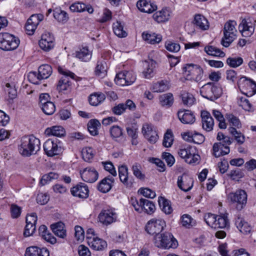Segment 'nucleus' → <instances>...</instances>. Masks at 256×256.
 Here are the masks:
<instances>
[{"label":"nucleus","mask_w":256,"mask_h":256,"mask_svg":"<svg viewBox=\"0 0 256 256\" xmlns=\"http://www.w3.org/2000/svg\"><path fill=\"white\" fill-rule=\"evenodd\" d=\"M92 55V52L88 50V46H86L76 52V56L82 61L88 62L90 60Z\"/></svg>","instance_id":"32"},{"label":"nucleus","mask_w":256,"mask_h":256,"mask_svg":"<svg viewBox=\"0 0 256 256\" xmlns=\"http://www.w3.org/2000/svg\"><path fill=\"white\" fill-rule=\"evenodd\" d=\"M118 174L120 182L126 188H131L134 183L132 177H128V168L125 165H122L118 167Z\"/></svg>","instance_id":"14"},{"label":"nucleus","mask_w":256,"mask_h":256,"mask_svg":"<svg viewBox=\"0 0 256 256\" xmlns=\"http://www.w3.org/2000/svg\"><path fill=\"white\" fill-rule=\"evenodd\" d=\"M204 52L208 55L223 58L225 56L224 52L222 51L220 48H218L212 46H207L204 48Z\"/></svg>","instance_id":"42"},{"label":"nucleus","mask_w":256,"mask_h":256,"mask_svg":"<svg viewBox=\"0 0 256 256\" xmlns=\"http://www.w3.org/2000/svg\"><path fill=\"white\" fill-rule=\"evenodd\" d=\"M156 246L164 248H176L178 243L172 234L168 232L160 234L154 237Z\"/></svg>","instance_id":"3"},{"label":"nucleus","mask_w":256,"mask_h":256,"mask_svg":"<svg viewBox=\"0 0 256 256\" xmlns=\"http://www.w3.org/2000/svg\"><path fill=\"white\" fill-rule=\"evenodd\" d=\"M70 8L71 11L74 12H82L86 10L88 13L92 14L94 12V9L92 6L86 5L80 2H76L72 4Z\"/></svg>","instance_id":"29"},{"label":"nucleus","mask_w":256,"mask_h":256,"mask_svg":"<svg viewBox=\"0 0 256 256\" xmlns=\"http://www.w3.org/2000/svg\"><path fill=\"white\" fill-rule=\"evenodd\" d=\"M228 198L233 203H236V209L241 210L246 206L247 202V194L242 190H237L228 194Z\"/></svg>","instance_id":"7"},{"label":"nucleus","mask_w":256,"mask_h":256,"mask_svg":"<svg viewBox=\"0 0 256 256\" xmlns=\"http://www.w3.org/2000/svg\"><path fill=\"white\" fill-rule=\"evenodd\" d=\"M216 218V216L210 213L205 214L204 216V220L207 224L213 228H214Z\"/></svg>","instance_id":"60"},{"label":"nucleus","mask_w":256,"mask_h":256,"mask_svg":"<svg viewBox=\"0 0 256 256\" xmlns=\"http://www.w3.org/2000/svg\"><path fill=\"white\" fill-rule=\"evenodd\" d=\"M101 124L98 120H91L88 124V129L92 136H95L98 134V130Z\"/></svg>","instance_id":"44"},{"label":"nucleus","mask_w":256,"mask_h":256,"mask_svg":"<svg viewBox=\"0 0 256 256\" xmlns=\"http://www.w3.org/2000/svg\"><path fill=\"white\" fill-rule=\"evenodd\" d=\"M42 112L47 115H52L56 111V107L52 102H48V104L40 106Z\"/></svg>","instance_id":"57"},{"label":"nucleus","mask_w":256,"mask_h":256,"mask_svg":"<svg viewBox=\"0 0 256 256\" xmlns=\"http://www.w3.org/2000/svg\"><path fill=\"white\" fill-rule=\"evenodd\" d=\"M194 24L202 30H206L209 28L208 22L206 18L200 14L195 16Z\"/></svg>","instance_id":"33"},{"label":"nucleus","mask_w":256,"mask_h":256,"mask_svg":"<svg viewBox=\"0 0 256 256\" xmlns=\"http://www.w3.org/2000/svg\"><path fill=\"white\" fill-rule=\"evenodd\" d=\"M102 164L104 167V169L108 172L113 176H116V172L114 168V166L112 162H102Z\"/></svg>","instance_id":"61"},{"label":"nucleus","mask_w":256,"mask_h":256,"mask_svg":"<svg viewBox=\"0 0 256 256\" xmlns=\"http://www.w3.org/2000/svg\"><path fill=\"white\" fill-rule=\"evenodd\" d=\"M142 169L141 165L137 162H135L132 166V170L134 175L139 180H144L145 175L142 172Z\"/></svg>","instance_id":"48"},{"label":"nucleus","mask_w":256,"mask_h":256,"mask_svg":"<svg viewBox=\"0 0 256 256\" xmlns=\"http://www.w3.org/2000/svg\"><path fill=\"white\" fill-rule=\"evenodd\" d=\"M106 99L104 94L102 92H95L90 95L88 100L90 104L96 106Z\"/></svg>","instance_id":"38"},{"label":"nucleus","mask_w":256,"mask_h":256,"mask_svg":"<svg viewBox=\"0 0 256 256\" xmlns=\"http://www.w3.org/2000/svg\"><path fill=\"white\" fill-rule=\"evenodd\" d=\"M136 80V76L132 72H124L118 74L114 81L116 84L124 86L132 84Z\"/></svg>","instance_id":"10"},{"label":"nucleus","mask_w":256,"mask_h":256,"mask_svg":"<svg viewBox=\"0 0 256 256\" xmlns=\"http://www.w3.org/2000/svg\"><path fill=\"white\" fill-rule=\"evenodd\" d=\"M21 208L16 204H12L10 206V213L14 218H18L21 214Z\"/></svg>","instance_id":"63"},{"label":"nucleus","mask_w":256,"mask_h":256,"mask_svg":"<svg viewBox=\"0 0 256 256\" xmlns=\"http://www.w3.org/2000/svg\"><path fill=\"white\" fill-rule=\"evenodd\" d=\"M70 192L74 196L80 198H86L88 196L89 190L85 184L80 182L72 188Z\"/></svg>","instance_id":"15"},{"label":"nucleus","mask_w":256,"mask_h":256,"mask_svg":"<svg viewBox=\"0 0 256 256\" xmlns=\"http://www.w3.org/2000/svg\"><path fill=\"white\" fill-rule=\"evenodd\" d=\"M142 133L144 137L151 144H155L158 139L156 128L150 124L146 123L143 124Z\"/></svg>","instance_id":"11"},{"label":"nucleus","mask_w":256,"mask_h":256,"mask_svg":"<svg viewBox=\"0 0 256 256\" xmlns=\"http://www.w3.org/2000/svg\"><path fill=\"white\" fill-rule=\"evenodd\" d=\"M142 38L148 43L154 44L160 42L162 40V36L156 33H142Z\"/></svg>","instance_id":"37"},{"label":"nucleus","mask_w":256,"mask_h":256,"mask_svg":"<svg viewBox=\"0 0 256 256\" xmlns=\"http://www.w3.org/2000/svg\"><path fill=\"white\" fill-rule=\"evenodd\" d=\"M58 72L64 75L59 80L57 84L56 89L59 92L68 90L70 88L71 82L70 81L69 78L75 79L76 76L74 73L67 70H64L62 68H58Z\"/></svg>","instance_id":"6"},{"label":"nucleus","mask_w":256,"mask_h":256,"mask_svg":"<svg viewBox=\"0 0 256 256\" xmlns=\"http://www.w3.org/2000/svg\"><path fill=\"white\" fill-rule=\"evenodd\" d=\"M228 220L225 216H216V221L214 226V228H226L228 226Z\"/></svg>","instance_id":"50"},{"label":"nucleus","mask_w":256,"mask_h":256,"mask_svg":"<svg viewBox=\"0 0 256 256\" xmlns=\"http://www.w3.org/2000/svg\"><path fill=\"white\" fill-rule=\"evenodd\" d=\"M98 218L101 223L108 226L116 220V214L112 209L102 210L98 214Z\"/></svg>","instance_id":"12"},{"label":"nucleus","mask_w":256,"mask_h":256,"mask_svg":"<svg viewBox=\"0 0 256 256\" xmlns=\"http://www.w3.org/2000/svg\"><path fill=\"white\" fill-rule=\"evenodd\" d=\"M114 182V178L111 176H108L101 180L99 183L98 188L103 193L107 192L111 189L112 184Z\"/></svg>","instance_id":"27"},{"label":"nucleus","mask_w":256,"mask_h":256,"mask_svg":"<svg viewBox=\"0 0 256 256\" xmlns=\"http://www.w3.org/2000/svg\"><path fill=\"white\" fill-rule=\"evenodd\" d=\"M107 69L108 66L106 61L104 60H99L98 62L96 68V74L98 76L103 78L106 74Z\"/></svg>","instance_id":"40"},{"label":"nucleus","mask_w":256,"mask_h":256,"mask_svg":"<svg viewBox=\"0 0 256 256\" xmlns=\"http://www.w3.org/2000/svg\"><path fill=\"white\" fill-rule=\"evenodd\" d=\"M80 174L84 181L90 183L96 181L98 176V172L94 168L91 167L86 168Z\"/></svg>","instance_id":"16"},{"label":"nucleus","mask_w":256,"mask_h":256,"mask_svg":"<svg viewBox=\"0 0 256 256\" xmlns=\"http://www.w3.org/2000/svg\"><path fill=\"white\" fill-rule=\"evenodd\" d=\"M212 150H213V154L216 158L220 157V156H224L226 154H228L230 153V147L226 146L224 148V149H222V148H214V144L213 145L212 147Z\"/></svg>","instance_id":"56"},{"label":"nucleus","mask_w":256,"mask_h":256,"mask_svg":"<svg viewBox=\"0 0 256 256\" xmlns=\"http://www.w3.org/2000/svg\"><path fill=\"white\" fill-rule=\"evenodd\" d=\"M39 76L40 78L46 79L52 74V68L48 64H42L38 68Z\"/></svg>","instance_id":"43"},{"label":"nucleus","mask_w":256,"mask_h":256,"mask_svg":"<svg viewBox=\"0 0 256 256\" xmlns=\"http://www.w3.org/2000/svg\"><path fill=\"white\" fill-rule=\"evenodd\" d=\"M88 243L90 247L96 250H102L107 247L106 242L97 236H87Z\"/></svg>","instance_id":"19"},{"label":"nucleus","mask_w":256,"mask_h":256,"mask_svg":"<svg viewBox=\"0 0 256 256\" xmlns=\"http://www.w3.org/2000/svg\"><path fill=\"white\" fill-rule=\"evenodd\" d=\"M170 88L169 82L167 80H162L154 83L152 89L154 92H162Z\"/></svg>","instance_id":"36"},{"label":"nucleus","mask_w":256,"mask_h":256,"mask_svg":"<svg viewBox=\"0 0 256 256\" xmlns=\"http://www.w3.org/2000/svg\"><path fill=\"white\" fill-rule=\"evenodd\" d=\"M224 36L221 40V44L224 47H228L235 38L234 33H224Z\"/></svg>","instance_id":"53"},{"label":"nucleus","mask_w":256,"mask_h":256,"mask_svg":"<svg viewBox=\"0 0 256 256\" xmlns=\"http://www.w3.org/2000/svg\"><path fill=\"white\" fill-rule=\"evenodd\" d=\"M52 232L57 236L64 238L66 236V230L64 229V224L62 222L53 224L50 226Z\"/></svg>","instance_id":"30"},{"label":"nucleus","mask_w":256,"mask_h":256,"mask_svg":"<svg viewBox=\"0 0 256 256\" xmlns=\"http://www.w3.org/2000/svg\"><path fill=\"white\" fill-rule=\"evenodd\" d=\"M226 118L230 126L236 128H240L241 127V123L240 120L233 114H226Z\"/></svg>","instance_id":"54"},{"label":"nucleus","mask_w":256,"mask_h":256,"mask_svg":"<svg viewBox=\"0 0 256 256\" xmlns=\"http://www.w3.org/2000/svg\"><path fill=\"white\" fill-rule=\"evenodd\" d=\"M170 12L167 8H164L153 14L154 19L158 23L164 22L168 21L170 18Z\"/></svg>","instance_id":"25"},{"label":"nucleus","mask_w":256,"mask_h":256,"mask_svg":"<svg viewBox=\"0 0 256 256\" xmlns=\"http://www.w3.org/2000/svg\"><path fill=\"white\" fill-rule=\"evenodd\" d=\"M180 96L184 104L188 106H190L196 102V98L193 94L186 91H182Z\"/></svg>","instance_id":"41"},{"label":"nucleus","mask_w":256,"mask_h":256,"mask_svg":"<svg viewBox=\"0 0 256 256\" xmlns=\"http://www.w3.org/2000/svg\"><path fill=\"white\" fill-rule=\"evenodd\" d=\"M160 102L162 106L170 107L174 102V97L171 93L165 94L160 96Z\"/></svg>","instance_id":"47"},{"label":"nucleus","mask_w":256,"mask_h":256,"mask_svg":"<svg viewBox=\"0 0 256 256\" xmlns=\"http://www.w3.org/2000/svg\"><path fill=\"white\" fill-rule=\"evenodd\" d=\"M166 226L164 220L162 219L152 218L146 224V230L150 234L158 236Z\"/></svg>","instance_id":"8"},{"label":"nucleus","mask_w":256,"mask_h":256,"mask_svg":"<svg viewBox=\"0 0 256 256\" xmlns=\"http://www.w3.org/2000/svg\"><path fill=\"white\" fill-rule=\"evenodd\" d=\"M235 224L240 232L242 234H246L251 231L250 226L242 218L238 216L235 220Z\"/></svg>","instance_id":"28"},{"label":"nucleus","mask_w":256,"mask_h":256,"mask_svg":"<svg viewBox=\"0 0 256 256\" xmlns=\"http://www.w3.org/2000/svg\"><path fill=\"white\" fill-rule=\"evenodd\" d=\"M25 256H49V251L46 248H40L36 246H29L25 252Z\"/></svg>","instance_id":"22"},{"label":"nucleus","mask_w":256,"mask_h":256,"mask_svg":"<svg viewBox=\"0 0 256 256\" xmlns=\"http://www.w3.org/2000/svg\"><path fill=\"white\" fill-rule=\"evenodd\" d=\"M178 116L180 121L184 124H192L195 121V117L189 110H179Z\"/></svg>","instance_id":"24"},{"label":"nucleus","mask_w":256,"mask_h":256,"mask_svg":"<svg viewBox=\"0 0 256 256\" xmlns=\"http://www.w3.org/2000/svg\"><path fill=\"white\" fill-rule=\"evenodd\" d=\"M44 16L42 14H32L28 20L25 28L27 31L34 32L39 22L43 20Z\"/></svg>","instance_id":"18"},{"label":"nucleus","mask_w":256,"mask_h":256,"mask_svg":"<svg viewBox=\"0 0 256 256\" xmlns=\"http://www.w3.org/2000/svg\"><path fill=\"white\" fill-rule=\"evenodd\" d=\"M165 47L168 50L173 52H178L180 48L178 44L170 40L166 42Z\"/></svg>","instance_id":"58"},{"label":"nucleus","mask_w":256,"mask_h":256,"mask_svg":"<svg viewBox=\"0 0 256 256\" xmlns=\"http://www.w3.org/2000/svg\"><path fill=\"white\" fill-rule=\"evenodd\" d=\"M154 52H152L148 56V60L145 61V64L146 68L144 73L146 78H150L153 76L154 70L156 68V62L152 59V54Z\"/></svg>","instance_id":"26"},{"label":"nucleus","mask_w":256,"mask_h":256,"mask_svg":"<svg viewBox=\"0 0 256 256\" xmlns=\"http://www.w3.org/2000/svg\"><path fill=\"white\" fill-rule=\"evenodd\" d=\"M238 86L239 88L243 90H252V94L256 93V82L246 76L241 77L238 81Z\"/></svg>","instance_id":"20"},{"label":"nucleus","mask_w":256,"mask_h":256,"mask_svg":"<svg viewBox=\"0 0 256 256\" xmlns=\"http://www.w3.org/2000/svg\"><path fill=\"white\" fill-rule=\"evenodd\" d=\"M194 149L192 146H187L179 150L178 155L182 158L185 159L186 162L190 164H198L200 156L198 154H196L194 152Z\"/></svg>","instance_id":"9"},{"label":"nucleus","mask_w":256,"mask_h":256,"mask_svg":"<svg viewBox=\"0 0 256 256\" xmlns=\"http://www.w3.org/2000/svg\"><path fill=\"white\" fill-rule=\"evenodd\" d=\"M193 183L192 178L186 174L178 176V186L183 191L188 192L190 190L193 186Z\"/></svg>","instance_id":"13"},{"label":"nucleus","mask_w":256,"mask_h":256,"mask_svg":"<svg viewBox=\"0 0 256 256\" xmlns=\"http://www.w3.org/2000/svg\"><path fill=\"white\" fill-rule=\"evenodd\" d=\"M226 62L232 68H236L241 65L243 62V60L240 57L228 58Z\"/></svg>","instance_id":"59"},{"label":"nucleus","mask_w":256,"mask_h":256,"mask_svg":"<svg viewBox=\"0 0 256 256\" xmlns=\"http://www.w3.org/2000/svg\"><path fill=\"white\" fill-rule=\"evenodd\" d=\"M20 44L19 39L10 33H0V48L4 50H12L16 48Z\"/></svg>","instance_id":"4"},{"label":"nucleus","mask_w":256,"mask_h":256,"mask_svg":"<svg viewBox=\"0 0 256 256\" xmlns=\"http://www.w3.org/2000/svg\"><path fill=\"white\" fill-rule=\"evenodd\" d=\"M187 80H193L200 82L203 78L204 71L202 68L198 65L186 64L182 68Z\"/></svg>","instance_id":"5"},{"label":"nucleus","mask_w":256,"mask_h":256,"mask_svg":"<svg viewBox=\"0 0 256 256\" xmlns=\"http://www.w3.org/2000/svg\"><path fill=\"white\" fill-rule=\"evenodd\" d=\"M53 15L55 19L58 22L65 23L68 20V14L60 9H56L54 11Z\"/></svg>","instance_id":"45"},{"label":"nucleus","mask_w":256,"mask_h":256,"mask_svg":"<svg viewBox=\"0 0 256 256\" xmlns=\"http://www.w3.org/2000/svg\"><path fill=\"white\" fill-rule=\"evenodd\" d=\"M228 130L230 134L234 136L235 140L238 144H242L244 142V136L242 133L238 132L235 128L230 126Z\"/></svg>","instance_id":"52"},{"label":"nucleus","mask_w":256,"mask_h":256,"mask_svg":"<svg viewBox=\"0 0 256 256\" xmlns=\"http://www.w3.org/2000/svg\"><path fill=\"white\" fill-rule=\"evenodd\" d=\"M160 206L162 208V210L166 214H170L172 212V208L171 206L170 202L164 198L160 196L158 200Z\"/></svg>","instance_id":"39"},{"label":"nucleus","mask_w":256,"mask_h":256,"mask_svg":"<svg viewBox=\"0 0 256 256\" xmlns=\"http://www.w3.org/2000/svg\"><path fill=\"white\" fill-rule=\"evenodd\" d=\"M111 136L113 138H120L123 136L122 129L118 126H113L110 130Z\"/></svg>","instance_id":"55"},{"label":"nucleus","mask_w":256,"mask_h":256,"mask_svg":"<svg viewBox=\"0 0 256 256\" xmlns=\"http://www.w3.org/2000/svg\"><path fill=\"white\" fill-rule=\"evenodd\" d=\"M28 78L32 83L36 84H38L39 80H42V78H40V77L39 76L38 72V74L35 72H30L28 74Z\"/></svg>","instance_id":"62"},{"label":"nucleus","mask_w":256,"mask_h":256,"mask_svg":"<svg viewBox=\"0 0 256 256\" xmlns=\"http://www.w3.org/2000/svg\"><path fill=\"white\" fill-rule=\"evenodd\" d=\"M140 204L142 205L141 211L144 210L148 214H152L154 212L156 208L154 204L148 200L141 198L140 199Z\"/></svg>","instance_id":"31"},{"label":"nucleus","mask_w":256,"mask_h":256,"mask_svg":"<svg viewBox=\"0 0 256 256\" xmlns=\"http://www.w3.org/2000/svg\"><path fill=\"white\" fill-rule=\"evenodd\" d=\"M174 142V136L170 130H168L164 137L162 145L166 148L170 147Z\"/></svg>","instance_id":"49"},{"label":"nucleus","mask_w":256,"mask_h":256,"mask_svg":"<svg viewBox=\"0 0 256 256\" xmlns=\"http://www.w3.org/2000/svg\"><path fill=\"white\" fill-rule=\"evenodd\" d=\"M200 94L202 97L214 101L221 96L222 90L219 84L209 82L200 88Z\"/></svg>","instance_id":"2"},{"label":"nucleus","mask_w":256,"mask_h":256,"mask_svg":"<svg viewBox=\"0 0 256 256\" xmlns=\"http://www.w3.org/2000/svg\"><path fill=\"white\" fill-rule=\"evenodd\" d=\"M201 117L202 128L207 132L211 131L213 128L214 122L210 114L207 111H202Z\"/></svg>","instance_id":"23"},{"label":"nucleus","mask_w":256,"mask_h":256,"mask_svg":"<svg viewBox=\"0 0 256 256\" xmlns=\"http://www.w3.org/2000/svg\"><path fill=\"white\" fill-rule=\"evenodd\" d=\"M40 140L34 136H24L18 147L19 153L24 157L36 154L40 150Z\"/></svg>","instance_id":"1"},{"label":"nucleus","mask_w":256,"mask_h":256,"mask_svg":"<svg viewBox=\"0 0 256 256\" xmlns=\"http://www.w3.org/2000/svg\"><path fill=\"white\" fill-rule=\"evenodd\" d=\"M239 32H254V24L251 22L250 18L242 19L238 26Z\"/></svg>","instance_id":"34"},{"label":"nucleus","mask_w":256,"mask_h":256,"mask_svg":"<svg viewBox=\"0 0 256 256\" xmlns=\"http://www.w3.org/2000/svg\"><path fill=\"white\" fill-rule=\"evenodd\" d=\"M181 222L182 226L190 228L195 225V220L188 214H184L181 217Z\"/></svg>","instance_id":"51"},{"label":"nucleus","mask_w":256,"mask_h":256,"mask_svg":"<svg viewBox=\"0 0 256 256\" xmlns=\"http://www.w3.org/2000/svg\"><path fill=\"white\" fill-rule=\"evenodd\" d=\"M83 160L86 162H90L95 155V150L91 147H86L82 150Z\"/></svg>","instance_id":"46"},{"label":"nucleus","mask_w":256,"mask_h":256,"mask_svg":"<svg viewBox=\"0 0 256 256\" xmlns=\"http://www.w3.org/2000/svg\"><path fill=\"white\" fill-rule=\"evenodd\" d=\"M44 149L48 156L58 154L61 152V148L52 140H47L44 144Z\"/></svg>","instance_id":"17"},{"label":"nucleus","mask_w":256,"mask_h":256,"mask_svg":"<svg viewBox=\"0 0 256 256\" xmlns=\"http://www.w3.org/2000/svg\"><path fill=\"white\" fill-rule=\"evenodd\" d=\"M136 6L143 12L152 13L157 9V6L154 2L146 0H139L137 2Z\"/></svg>","instance_id":"21"},{"label":"nucleus","mask_w":256,"mask_h":256,"mask_svg":"<svg viewBox=\"0 0 256 256\" xmlns=\"http://www.w3.org/2000/svg\"><path fill=\"white\" fill-rule=\"evenodd\" d=\"M45 134L48 136H54L61 137L64 135V129L61 126H54L52 128H47L46 130Z\"/></svg>","instance_id":"35"},{"label":"nucleus","mask_w":256,"mask_h":256,"mask_svg":"<svg viewBox=\"0 0 256 256\" xmlns=\"http://www.w3.org/2000/svg\"><path fill=\"white\" fill-rule=\"evenodd\" d=\"M236 26V22L235 20H229L224 24V32H232L235 30Z\"/></svg>","instance_id":"64"}]
</instances>
